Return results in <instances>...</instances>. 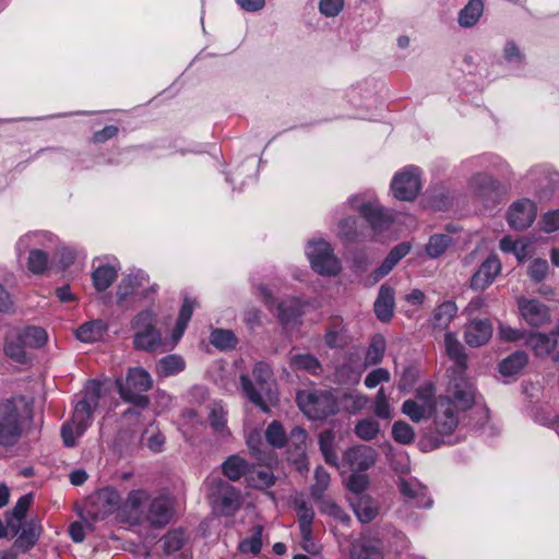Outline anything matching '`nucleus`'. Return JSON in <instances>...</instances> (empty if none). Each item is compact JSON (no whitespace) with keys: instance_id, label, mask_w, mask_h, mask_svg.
Returning <instances> with one entry per match:
<instances>
[{"instance_id":"4468645a","label":"nucleus","mask_w":559,"mask_h":559,"mask_svg":"<svg viewBox=\"0 0 559 559\" xmlns=\"http://www.w3.org/2000/svg\"><path fill=\"white\" fill-rule=\"evenodd\" d=\"M502 263L497 254L488 255L469 280V287L476 292L487 289L500 275Z\"/></svg>"},{"instance_id":"c756f323","label":"nucleus","mask_w":559,"mask_h":559,"mask_svg":"<svg viewBox=\"0 0 559 559\" xmlns=\"http://www.w3.org/2000/svg\"><path fill=\"white\" fill-rule=\"evenodd\" d=\"M528 364V355L523 350H516L504 358L499 365V371L504 377L518 374Z\"/></svg>"},{"instance_id":"0eeeda50","label":"nucleus","mask_w":559,"mask_h":559,"mask_svg":"<svg viewBox=\"0 0 559 559\" xmlns=\"http://www.w3.org/2000/svg\"><path fill=\"white\" fill-rule=\"evenodd\" d=\"M213 509L223 515H233L240 507V492L227 481L211 477L206 480Z\"/></svg>"},{"instance_id":"6ab92c4d","label":"nucleus","mask_w":559,"mask_h":559,"mask_svg":"<svg viewBox=\"0 0 559 559\" xmlns=\"http://www.w3.org/2000/svg\"><path fill=\"white\" fill-rule=\"evenodd\" d=\"M444 347L449 358L453 361L454 366L448 370L449 380H453L456 374L465 376L466 355L464 347L456 338L455 334L448 332L444 335Z\"/></svg>"},{"instance_id":"864d4df0","label":"nucleus","mask_w":559,"mask_h":559,"mask_svg":"<svg viewBox=\"0 0 559 559\" xmlns=\"http://www.w3.org/2000/svg\"><path fill=\"white\" fill-rule=\"evenodd\" d=\"M393 439L402 444H409L415 439L414 429L405 421H395L392 426Z\"/></svg>"},{"instance_id":"e2e57ef3","label":"nucleus","mask_w":559,"mask_h":559,"mask_svg":"<svg viewBox=\"0 0 559 559\" xmlns=\"http://www.w3.org/2000/svg\"><path fill=\"white\" fill-rule=\"evenodd\" d=\"M299 532L302 549L310 555H319L321 548L313 539L312 526H300Z\"/></svg>"},{"instance_id":"c85d7f7f","label":"nucleus","mask_w":559,"mask_h":559,"mask_svg":"<svg viewBox=\"0 0 559 559\" xmlns=\"http://www.w3.org/2000/svg\"><path fill=\"white\" fill-rule=\"evenodd\" d=\"M411 250L409 245L407 243H400L396 247H394L381 266L374 273V282H378L380 278L388 275L392 269L397 264V262L403 259Z\"/></svg>"},{"instance_id":"e433bc0d","label":"nucleus","mask_w":559,"mask_h":559,"mask_svg":"<svg viewBox=\"0 0 559 559\" xmlns=\"http://www.w3.org/2000/svg\"><path fill=\"white\" fill-rule=\"evenodd\" d=\"M186 367L182 357L178 355H167L159 359L156 365V372L160 377H170L181 372Z\"/></svg>"},{"instance_id":"ddd939ff","label":"nucleus","mask_w":559,"mask_h":559,"mask_svg":"<svg viewBox=\"0 0 559 559\" xmlns=\"http://www.w3.org/2000/svg\"><path fill=\"white\" fill-rule=\"evenodd\" d=\"M421 188L420 171L415 166H407L397 173L392 180L393 195L402 201H412Z\"/></svg>"},{"instance_id":"393cba45","label":"nucleus","mask_w":559,"mask_h":559,"mask_svg":"<svg viewBox=\"0 0 559 559\" xmlns=\"http://www.w3.org/2000/svg\"><path fill=\"white\" fill-rule=\"evenodd\" d=\"M394 290L391 287L382 285L374 301V312L379 320L386 322L393 316Z\"/></svg>"},{"instance_id":"a211bd4d","label":"nucleus","mask_w":559,"mask_h":559,"mask_svg":"<svg viewBox=\"0 0 559 559\" xmlns=\"http://www.w3.org/2000/svg\"><path fill=\"white\" fill-rule=\"evenodd\" d=\"M536 217L535 204L528 199H522L511 204L508 221L514 229H525L532 225Z\"/></svg>"},{"instance_id":"4d7b16f0","label":"nucleus","mask_w":559,"mask_h":559,"mask_svg":"<svg viewBox=\"0 0 559 559\" xmlns=\"http://www.w3.org/2000/svg\"><path fill=\"white\" fill-rule=\"evenodd\" d=\"M294 507L297 512L298 526H312L314 520V511L312 507L302 499H296L294 501Z\"/></svg>"},{"instance_id":"c03bdc74","label":"nucleus","mask_w":559,"mask_h":559,"mask_svg":"<svg viewBox=\"0 0 559 559\" xmlns=\"http://www.w3.org/2000/svg\"><path fill=\"white\" fill-rule=\"evenodd\" d=\"M210 342L214 347L221 350H228L235 348L237 337L230 330L215 329L211 332Z\"/></svg>"},{"instance_id":"8fccbe9b","label":"nucleus","mask_w":559,"mask_h":559,"mask_svg":"<svg viewBox=\"0 0 559 559\" xmlns=\"http://www.w3.org/2000/svg\"><path fill=\"white\" fill-rule=\"evenodd\" d=\"M27 346L22 343V338H13L12 330L9 331L5 337L4 352L5 354L17 362L25 359V348Z\"/></svg>"},{"instance_id":"bb28decb","label":"nucleus","mask_w":559,"mask_h":559,"mask_svg":"<svg viewBox=\"0 0 559 559\" xmlns=\"http://www.w3.org/2000/svg\"><path fill=\"white\" fill-rule=\"evenodd\" d=\"M13 338H22V343L27 347H40L47 342V332L38 326H26L23 329H12Z\"/></svg>"},{"instance_id":"58836bf2","label":"nucleus","mask_w":559,"mask_h":559,"mask_svg":"<svg viewBox=\"0 0 559 559\" xmlns=\"http://www.w3.org/2000/svg\"><path fill=\"white\" fill-rule=\"evenodd\" d=\"M324 340L326 345L331 348L345 346L349 341V336L343 322H333V324L326 331Z\"/></svg>"},{"instance_id":"09e8293b","label":"nucleus","mask_w":559,"mask_h":559,"mask_svg":"<svg viewBox=\"0 0 559 559\" xmlns=\"http://www.w3.org/2000/svg\"><path fill=\"white\" fill-rule=\"evenodd\" d=\"M319 501V511L326 514L341 523H348L349 516L346 512L337 506L332 499L321 498Z\"/></svg>"},{"instance_id":"ea45409f","label":"nucleus","mask_w":559,"mask_h":559,"mask_svg":"<svg viewBox=\"0 0 559 559\" xmlns=\"http://www.w3.org/2000/svg\"><path fill=\"white\" fill-rule=\"evenodd\" d=\"M468 187L478 197H486L496 189V181L488 174L479 173L473 176Z\"/></svg>"},{"instance_id":"79ce46f5","label":"nucleus","mask_w":559,"mask_h":559,"mask_svg":"<svg viewBox=\"0 0 559 559\" xmlns=\"http://www.w3.org/2000/svg\"><path fill=\"white\" fill-rule=\"evenodd\" d=\"M117 271L110 265H99L92 274L94 286L97 290H106L116 280Z\"/></svg>"},{"instance_id":"423d86ee","label":"nucleus","mask_w":559,"mask_h":559,"mask_svg":"<svg viewBox=\"0 0 559 559\" xmlns=\"http://www.w3.org/2000/svg\"><path fill=\"white\" fill-rule=\"evenodd\" d=\"M22 430L21 402L12 399L0 401V447L13 445Z\"/></svg>"},{"instance_id":"6e6552de","label":"nucleus","mask_w":559,"mask_h":559,"mask_svg":"<svg viewBox=\"0 0 559 559\" xmlns=\"http://www.w3.org/2000/svg\"><path fill=\"white\" fill-rule=\"evenodd\" d=\"M301 412L310 419L320 420L336 413V400L325 391H301L297 394Z\"/></svg>"},{"instance_id":"f8f14e48","label":"nucleus","mask_w":559,"mask_h":559,"mask_svg":"<svg viewBox=\"0 0 559 559\" xmlns=\"http://www.w3.org/2000/svg\"><path fill=\"white\" fill-rule=\"evenodd\" d=\"M48 238L46 234L33 233L22 236L16 242V251L19 255L29 249L27 259V269L36 275L43 274L48 266V255L40 249H31L32 246L41 245L43 240ZM51 240V237H49Z\"/></svg>"},{"instance_id":"0e129e2a","label":"nucleus","mask_w":559,"mask_h":559,"mask_svg":"<svg viewBox=\"0 0 559 559\" xmlns=\"http://www.w3.org/2000/svg\"><path fill=\"white\" fill-rule=\"evenodd\" d=\"M368 485L369 477L362 473H353L346 481V488L356 495L362 493L368 488Z\"/></svg>"},{"instance_id":"1a4fd4ad","label":"nucleus","mask_w":559,"mask_h":559,"mask_svg":"<svg viewBox=\"0 0 559 559\" xmlns=\"http://www.w3.org/2000/svg\"><path fill=\"white\" fill-rule=\"evenodd\" d=\"M306 254L311 267L323 276H335L341 272V262L333 253L331 246L324 240L309 241Z\"/></svg>"},{"instance_id":"473e14b6","label":"nucleus","mask_w":559,"mask_h":559,"mask_svg":"<svg viewBox=\"0 0 559 559\" xmlns=\"http://www.w3.org/2000/svg\"><path fill=\"white\" fill-rule=\"evenodd\" d=\"M193 309H194V301L189 298H185L183 304L179 311V316H178L176 325L171 332L173 346H175L178 343V341L181 338V336L183 335V333L187 329L188 322L190 321V319L192 317Z\"/></svg>"},{"instance_id":"3c124183","label":"nucleus","mask_w":559,"mask_h":559,"mask_svg":"<svg viewBox=\"0 0 559 559\" xmlns=\"http://www.w3.org/2000/svg\"><path fill=\"white\" fill-rule=\"evenodd\" d=\"M306 440V430L297 426L292 429L289 437H287L286 445L295 449L298 459H304Z\"/></svg>"},{"instance_id":"f704fd0d","label":"nucleus","mask_w":559,"mask_h":559,"mask_svg":"<svg viewBox=\"0 0 559 559\" xmlns=\"http://www.w3.org/2000/svg\"><path fill=\"white\" fill-rule=\"evenodd\" d=\"M457 313V307L454 301H444L433 311L432 323L439 330H444L452 322Z\"/></svg>"},{"instance_id":"37998d69","label":"nucleus","mask_w":559,"mask_h":559,"mask_svg":"<svg viewBox=\"0 0 559 559\" xmlns=\"http://www.w3.org/2000/svg\"><path fill=\"white\" fill-rule=\"evenodd\" d=\"M224 475L235 481L238 480L248 469L247 462L238 455L229 456L222 465Z\"/></svg>"},{"instance_id":"7c9ffc66","label":"nucleus","mask_w":559,"mask_h":559,"mask_svg":"<svg viewBox=\"0 0 559 559\" xmlns=\"http://www.w3.org/2000/svg\"><path fill=\"white\" fill-rule=\"evenodd\" d=\"M527 179L540 190H547L557 183L558 174L547 166H536L528 171Z\"/></svg>"},{"instance_id":"aec40b11","label":"nucleus","mask_w":559,"mask_h":559,"mask_svg":"<svg viewBox=\"0 0 559 559\" xmlns=\"http://www.w3.org/2000/svg\"><path fill=\"white\" fill-rule=\"evenodd\" d=\"M399 488L403 497L416 508H431L432 500L427 495V488L417 479L401 478Z\"/></svg>"},{"instance_id":"f257e3e1","label":"nucleus","mask_w":559,"mask_h":559,"mask_svg":"<svg viewBox=\"0 0 559 559\" xmlns=\"http://www.w3.org/2000/svg\"><path fill=\"white\" fill-rule=\"evenodd\" d=\"M476 390L473 382L464 376L456 374L448 380L444 393L440 394L432 407V430L436 443H444L459 426L462 414L475 405Z\"/></svg>"},{"instance_id":"7ed1b4c3","label":"nucleus","mask_w":559,"mask_h":559,"mask_svg":"<svg viewBox=\"0 0 559 559\" xmlns=\"http://www.w3.org/2000/svg\"><path fill=\"white\" fill-rule=\"evenodd\" d=\"M252 376L254 381L246 373L240 374L242 393L252 404L267 413L277 403L278 395L272 369L267 364L259 361L253 367Z\"/></svg>"},{"instance_id":"9d476101","label":"nucleus","mask_w":559,"mask_h":559,"mask_svg":"<svg viewBox=\"0 0 559 559\" xmlns=\"http://www.w3.org/2000/svg\"><path fill=\"white\" fill-rule=\"evenodd\" d=\"M122 508V499L117 489L104 487L91 495L85 503V512L93 520H103Z\"/></svg>"},{"instance_id":"c9c22d12","label":"nucleus","mask_w":559,"mask_h":559,"mask_svg":"<svg viewBox=\"0 0 559 559\" xmlns=\"http://www.w3.org/2000/svg\"><path fill=\"white\" fill-rule=\"evenodd\" d=\"M354 512L362 523L371 522L378 515V506L369 497H360L356 502H352Z\"/></svg>"},{"instance_id":"4c0bfd02","label":"nucleus","mask_w":559,"mask_h":559,"mask_svg":"<svg viewBox=\"0 0 559 559\" xmlns=\"http://www.w3.org/2000/svg\"><path fill=\"white\" fill-rule=\"evenodd\" d=\"M334 443L335 435L332 430H324L319 435V447L324 461L332 466H337V454Z\"/></svg>"},{"instance_id":"052dcab7","label":"nucleus","mask_w":559,"mask_h":559,"mask_svg":"<svg viewBox=\"0 0 559 559\" xmlns=\"http://www.w3.org/2000/svg\"><path fill=\"white\" fill-rule=\"evenodd\" d=\"M498 336L503 342H518L526 340L527 333L524 330L515 329L502 322L498 324Z\"/></svg>"},{"instance_id":"774afa93","label":"nucleus","mask_w":559,"mask_h":559,"mask_svg":"<svg viewBox=\"0 0 559 559\" xmlns=\"http://www.w3.org/2000/svg\"><path fill=\"white\" fill-rule=\"evenodd\" d=\"M148 495L146 491L136 489L132 490L128 493V497L124 502H122V508L129 511L138 510L144 501H146Z\"/></svg>"},{"instance_id":"6e6d98bb","label":"nucleus","mask_w":559,"mask_h":559,"mask_svg":"<svg viewBox=\"0 0 559 559\" xmlns=\"http://www.w3.org/2000/svg\"><path fill=\"white\" fill-rule=\"evenodd\" d=\"M314 484L311 487V495L316 500L323 497L324 491L330 485V474L321 466L316 468Z\"/></svg>"},{"instance_id":"5701e85b","label":"nucleus","mask_w":559,"mask_h":559,"mask_svg":"<svg viewBox=\"0 0 559 559\" xmlns=\"http://www.w3.org/2000/svg\"><path fill=\"white\" fill-rule=\"evenodd\" d=\"M381 556V542L374 537L361 536L352 543L350 559H379Z\"/></svg>"},{"instance_id":"13d9d810","label":"nucleus","mask_w":559,"mask_h":559,"mask_svg":"<svg viewBox=\"0 0 559 559\" xmlns=\"http://www.w3.org/2000/svg\"><path fill=\"white\" fill-rule=\"evenodd\" d=\"M368 403V396L358 392L347 393L343 397L344 407L353 414L366 408Z\"/></svg>"},{"instance_id":"20e7f679","label":"nucleus","mask_w":559,"mask_h":559,"mask_svg":"<svg viewBox=\"0 0 559 559\" xmlns=\"http://www.w3.org/2000/svg\"><path fill=\"white\" fill-rule=\"evenodd\" d=\"M157 314L152 309L140 311L131 320L133 347L138 350L155 352L162 344V333L156 328Z\"/></svg>"},{"instance_id":"dca6fc26","label":"nucleus","mask_w":559,"mask_h":559,"mask_svg":"<svg viewBox=\"0 0 559 559\" xmlns=\"http://www.w3.org/2000/svg\"><path fill=\"white\" fill-rule=\"evenodd\" d=\"M518 308L521 318L533 328H540L550 321L549 308L534 298L520 297Z\"/></svg>"},{"instance_id":"603ef678","label":"nucleus","mask_w":559,"mask_h":559,"mask_svg":"<svg viewBox=\"0 0 559 559\" xmlns=\"http://www.w3.org/2000/svg\"><path fill=\"white\" fill-rule=\"evenodd\" d=\"M262 531L263 527L261 525H257L254 527L252 536L243 539L239 544V550L243 554H259L262 548Z\"/></svg>"},{"instance_id":"2eb2a0df","label":"nucleus","mask_w":559,"mask_h":559,"mask_svg":"<svg viewBox=\"0 0 559 559\" xmlns=\"http://www.w3.org/2000/svg\"><path fill=\"white\" fill-rule=\"evenodd\" d=\"M433 396L431 385H426L417 390L415 400H406L402 405V412L413 421L419 423L431 415L432 405L430 403Z\"/></svg>"},{"instance_id":"cd10ccee","label":"nucleus","mask_w":559,"mask_h":559,"mask_svg":"<svg viewBox=\"0 0 559 559\" xmlns=\"http://www.w3.org/2000/svg\"><path fill=\"white\" fill-rule=\"evenodd\" d=\"M107 324L103 320H93L82 324L76 330V337L84 343H94L103 338Z\"/></svg>"},{"instance_id":"412c9836","label":"nucleus","mask_w":559,"mask_h":559,"mask_svg":"<svg viewBox=\"0 0 559 559\" xmlns=\"http://www.w3.org/2000/svg\"><path fill=\"white\" fill-rule=\"evenodd\" d=\"M526 346L538 358L548 357L558 345L556 334L543 332H530L526 336Z\"/></svg>"},{"instance_id":"f3484780","label":"nucleus","mask_w":559,"mask_h":559,"mask_svg":"<svg viewBox=\"0 0 559 559\" xmlns=\"http://www.w3.org/2000/svg\"><path fill=\"white\" fill-rule=\"evenodd\" d=\"M378 459V452L369 445H355L343 454L344 462L353 469L364 472L372 467Z\"/></svg>"},{"instance_id":"a19ab883","label":"nucleus","mask_w":559,"mask_h":559,"mask_svg":"<svg viewBox=\"0 0 559 559\" xmlns=\"http://www.w3.org/2000/svg\"><path fill=\"white\" fill-rule=\"evenodd\" d=\"M289 366L295 370H305L312 374H317L321 370L319 360L310 354L292 355Z\"/></svg>"},{"instance_id":"bf43d9fd","label":"nucleus","mask_w":559,"mask_h":559,"mask_svg":"<svg viewBox=\"0 0 559 559\" xmlns=\"http://www.w3.org/2000/svg\"><path fill=\"white\" fill-rule=\"evenodd\" d=\"M373 413L377 417L382 419H390L392 417L389 400L383 388L377 392L374 397Z\"/></svg>"},{"instance_id":"338daca9","label":"nucleus","mask_w":559,"mask_h":559,"mask_svg":"<svg viewBox=\"0 0 559 559\" xmlns=\"http://www.w3.org/2000/svg\"><path fill=\"white\" fill-rule=\"evenodd\" d=\"M40 534V525L35 522H29L25 528H23L17 542L25 545L26 547L33 546Z\"/></svg>"},{"instance_id":"680f3d73","label":"nucleus","mask_w":559,"mask_h":559,"mask_svg":"<svg viewBox=\"0 0 559 559\" xmlns=\"http://www.w3.org/2000/svg\"><path fill=\"white\" fill-rule=\"evenodd\" d=\"M185 533L182 531H171L167 533L163 538L164 550L167 554L179 550L185 542Z\"/></svg>"},{"instance_id":"4be33fe9","label":"nucleus","mask_w":559,"mask_h":559,"mask_svg":"<svg viewBox=\"0 0 559 559\" xmlns=\"http://www.w3.org/2000/svg\"><path fill=\"white\" fill-rule=\"evenodd\" d=\"M492 336V325L487 319H475L465 329V342L472 347L485 345Z\"/></svg>"},{"instance_id":"b1692460","label":"nucleus","mask_w":559,"mask_h":559,"mask_svg":"<svg viewBox=\"0 0 559 559\" xmlns=\"http://www.w3.org/2000/svg\"><path fill=\"white\" fill-rule=\"evenodd\" d=\"M171 514L169 501L160 497L151 502L146 519L153 526H164L169 522Z\"/></svg>"},{"instance_id":"49530a36","label":"nucleus","mask_w":559,"mask_h":559,"mask_svg":"<svg viewBox=\"0 0 559 559\" xmlns=\"http://www.w3.org/2000/svg\"><path fill=\"white\" fill-rule=\"evenodd\" d=\"M355 433L361 440H374L380 433V425L374 418H364L356 424Z\"/></svg>"},{"instance_id":"2f4dec72","label":"nucleus","mask_w":559,"mask_h":559,"mask_svg":"<svg viewBox=\"0 0 559 559\" xmlns=\"http://www.w3.org/2000/svg\"><path fill=\"white\" fill-rule=\"evenodd\" d=\"M302 313V302L298 298H289L277 305V318L283 324H289Z\"/></svg>"},{"instance_id":"72a5a7b5","label":"nucleus","mask_w":559,"mask_h":559,"mask_svg":"<svg viewBox=\"0 0 559 559\" xmlns=\"http://www.w3.org/2000/svg\"><path fill=\"white\" fill-rule=\"evenodd\" d=\"M484 12V3L481 0H469L468 3L459 13V24L462 27L474 26Z\"/></svg>"},{"instance_id":"69168bd1","label":"nucleus","mask_w":559,"mask_h":559,"mask_svg":"<svg viewBox=\"0 0 559 559\" xmlns=\"http://www.w3.org/2000/svg\"><path fill=\"white\" fill-rule=\"evenodd\" d=\"M210 421L212 427L218 431L223 432L226 426V412L224 407L219 403H214L211 407L210 412Z\"/></svg>"},{"instance_id":"9b49d317","label":"nucleus","mask_w":559,"mask_h":559,"mask_svg":"<svg viewBox=\"0 0 559 559\" xmlns=\"http://www.w3.org/2000/svg\"><path fill=\"white\" fill-rule=\"evenodd\" d=\"M346 206L359 211L374 231L385 229L393 222L392 214L380 206L377 200H366L361 195H353L347 200Z\"/></svg>"},{"instance_id":"a18cd8bd","label":"nucleus","mask_w":559,"mask_h":559,"mask_svg":"<svg viewBox=\"0 0 559 559\" xmlns=\"http://www.w3.org/2000/svg\"><path fill=\"white\" fill-rule=\"evenodd\" d=\"M453 245V239L444 234H436L429 238L426 245L427 254L432 258H439L442 255L449 247Z\"/></svg>"},{"instance_id":"f03ea898","label":"nucleus","mask_w":559,"mask_h":559,"mask_svg":"<svg viewBox=\"0 0 559 559\" xmlns=\"http://www.w3.org/2000/svg\"><path fill=\"white\" fill-rule=\"evenodd\" d=\"M102 396V383L96 380L87 382L83 397L76 402L71 420L61 427V438L67 448L76 445L78 440L91 425L94 411L98 407Z\"/></svg>"},{"instance_id":"39448f33","label":"nucleus","mask_w":559,"mask_h":559,"mask_svg":"<svg viewBox=\"0 0 559 559\" xmlns=\"http://www.w3.org/2000/svg\"><path fill=\"white\" fill-rule=\"evenodd\" d=\"M120 396L128 403L140 408L148 405L145 393L151 390L153 380L151 374L141 367L129 368L124 380L116 381Z\"/></svg>"},{"instance_id":"5fc2aeb1","label":"nucleus","mask_w":559,"mask_h":559,"mask_svg":"<svg viewBox=\"0 0 559 559\" xmlns=\"http://www.w3.org/2000/svg\"><path fill=\"white\" fill-rule=\"evenodd\" d=\"M385 352V341L382 336H376L372 338L371 344L368 347L366 354V364L377 365L379 364Z\"/></svg>"},{"instance_id":"a878e982","label":"nucleus","mask_w":559,"mask_h":559,"mask_svg":"<svg viewBox=\"0 0 559 559\" xmlns=\"http://www.w3.org/2000/svg\"><path fill=\"white\" fill-rule=\"evenodd\" d=\"M148 284V278L144 273L132 274L124 277L118 287V297L120 300L128 296L143 294Z\"/></svg>"},{"instance_id":"de8ad7c7","label":"nucleus","mask_w":559,"mask_h":559,"mask_svg":"<svg viewBox=\"0 0 559 559\" xmlns=\"http://www.w3.org/2000/svg\"><path fill=\"white\" fill-rule=\"evenodd\" d=\"M265 440L273 448H283L287 443V436L283 425L273 420L265 430Z\"/></svg>"}]
</instances>
